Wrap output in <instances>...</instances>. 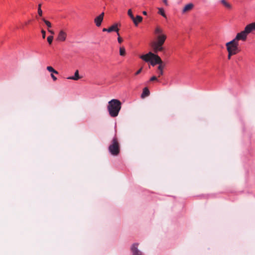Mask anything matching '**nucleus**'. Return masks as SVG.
Wrapping results in <instances>:
<instances>
[{
    "mask_svg": "<svg viewBox=\"0 0 255 255\" xmlns=\"http://www.w3.org/2000/svg\"><path fill=\"white\" fill-rule=\"evenodd\" d=\"M154 33L157 40L151 43V47L153 52L157 53L164 50L163 45L166 39V35L163 33V30L159 26L155 28Z\"/></svg>",
    "mask_w": 255,
    "mask_h": 255,
    "instance_id": "nucleus-1",
    "label": "nucleus"
},
{
    "mask_svg": "<svg viewBox=\"0 0 255 255\" xmlns=\"http://www.w3.org/2000/svg\"><path fill=\"white\" fill-rule=\"evenodd\" d=\"M121 102L117 99H112L108 103V110L112 117H116L121 109Z\"/></svg>",
    "mask_w": 255,
    "mask_h": 255,
    "instance_id": "nucleus-2",
    "label": "nucleus"
},
{
    "mask_svg": "<svg viewBox=\"0 0 255 255\" xmlns=\"http://www.w3.org/2000/svg\"><path fill=\"white\" fill-rule=\"evenodd\" d=\"M140 58L146 62H149L152 66H154L156 64L162 63V61L160 57L158 55L151 52H149L144 55H141Z\"/></svg>",
    "mask_w": 255,
    "mask_h": 255,
    "instance_id": "nucleus-3",
    "label": "nucleus"
},
{
    "mask_svg": "<svg viewBox=\"0 0 255 255\" xmlns=\"http://www.w3.org/2000/svg\"><path fill=\"white\" fill-rule=\"evenodd\" d=\"M109 152L113 155H118L120 152V145L116 135L113 138L108 147Z\"/></svg>",
    "mask_w": 255,
    "mask_h": 255,
    "instance_id": "nucleus-4",
    "label": "nucleus"
},
{
    "mask_svg": "<svg viewBox=\"0 0 255 255\" xmlns=\"http://www.w3.org/2000/svg\"><path fill=\"white\" fill-rule=\"evenodd\" d=\"M226 45L227 50L233 52V53L237 54L239 51L238 48L239 42L234 39L227 42Z\"/></svg>",
    "mask_w": 255,
    "mask_h": 255,
    "instance_id": "nucleus-5",
    "label": "nucleus"
},
{
    "mask_svg": "<svg viewBox=\"0 0 255 255\" xmlns=\"http://www.w3.org/2000/svg\"><path fill=\"white\" fill-rule=\"evenodd\" d=\"M247 35L248 33L246 32V30L244 29L243 31L239 33H238L234 39H235L238 42L239 40H242L243 41H245L247 39Z\"/></svg>",
    "mask_w": 255,
    "mask_h": 255,
    "instance_id": "nucleus-6",
    "label": "nucleus"
},
{
    "mask_svg": "<svg viewBox=\"0 0 255 255\" xmlns=\"http://www.w3.org/2000/svg\"><path fill=\"white\" fill-rule=\"evenodd\" d=\"M138 244L137 243L133 244L131 247V251L132 255H143L142 253L138 250L137 247Z\"/></svg>",
    "mask_w": 255,
    "mask_h": 255,
    "instance_id": "nucleus-7",
    "label": "nucleus"
},
{
    "mask_svg": "<svg viewBox=\"0 0 255 255\" xmlns=\"http://www.w3.org/2000/svg\"><path fill=\"white\" fill-rule=\"evenodd\" d=\"M104 16V12H102L99 15L97 16L95 19L94 22L96 24V25L97 27H99L101 25L102 22L103 20V17Z\"/></svg>",
    "mask_w": 255,
    "mask_h": 255,
    "instance_id": "nucleus-8",
    "label": "nucleus"
},
{
    "mask_svg": "<svg viewBox=\"0 0 255 255\" xmlns=\"http://www.w3.org/2000/svg\"><path fill=\"white\" fill-rule=\"evenodd\" d=\"M67 37L66 33L63 30H60L58 34L57 40L59 41H64Z\"/></svg>",
    "mask_w": 255,
    "mask_h": 255,
    "instance_id": "nucleus-9",
    "label": "nucleus"
},
{
    "mask_svg": "<svg viewBox=\"0 0 255 255\" xmlns=\"http://www.w3.org/2000/svg\"><path fill=\"white\" fill-rule=\"evenodd\" d=\"M245 30L246 32L249 34L252 31L255 30V22L248 24L245 27Z\"/></svg>",
    "mask_w": 255,
    "mask_h": 255,
    "instance_id": "nucleus-10",
    "label": "nucleus"
},
{
    "mask_svg": "<svg viewBox=\"0 0 255 255\" xmlns=\"http://www.w3.org/2000/svg\"><path fill=\"white\" fill-rule=\"evenodd\" d=\"M119 29L118 28V24L117 23H115L111 27L108 28V32H111L112 31H115L117 33L118 35H119Z\"/></svg>",
    "mask_w": 255,
    "mask_h": 255,
    "instance_id": "nucleus-11",
    "label": "nucleus"
},
{
    "mask_svg": "<svg viewBox=\"0 0 255 255\" xmlns=\"http://www.w3.org/2000/svg\"><path fill=\"white\" fill-rule=\"evenodd\" d=\"M80 78V77L79 76V71L78 70H77L74 74V75L73 76L68 77L67 78V79H70V80H73L77 81L79 80Z\"/></svg>",
    "mask_w": 255,
    "mask_h": 255,
    "instance_id": "nucleus-12",
    "label": "nucleus"
},
{
    "mask_svg": "<svg viewBox=\"0 0 255 255\" xmlns=\"http://www.w3.org/2000/svg\"><path fill=\"white\" fill-rule=\"evenodd\" d=\"M150 92L148 89L147 87H145L143 89L142 93L141 95V97L143 98L144 97H147L149 95Z\"/></svg>",
    "mask_w": 255,
    "mask_h": 255,
    "instance_id": "nucleus-13",
    "label": "nucleus"
},
{
    "mask_svg": "<svg viewBox=\"0 0 255 255\" xmlns=\"http://www.w3.org/2000/svg\"><path fill=\"white\" fill-rule=\"evenodd\" d=\"M193 6H194V5L192 3H189L185 5V6L184 7V8L182 10V12H185L187 11H189V10H191L193 7Z\"/></svg>",
    "mask_w": 255,
    "mask_h": 255,
    "instance_id": "nucleus-14",
    "label": "nucleus"
},
{
    "mask_svg": "<svg viewBox=\"0 0 255 255\" xmlns=\"http://www.w3.org/2000/svg\"><path fill=\"white\" fill-rule=\"evenodd\" d=\"M142 20V17L140 15H137L136 17H134V21L135 23H134L135 26H137L139 22H140Z\"/></svg>",
    "mask_w": 255,
    "mask_h": 255,
    "instance_id": "nucleus-15",
    "label": "nucleus"
},
{
    "mask_svg": "<svg viewBox=\"0 0 255 255\" xmlns=\"http://www.w3.org/2000/svg\"><path fill=\"white\" fill-rule=\"evenodd\" d=\"M47 70L50 72H52L53 74L54 73L55 74H58V72L57 71L55 70L51 66H47L46 68Z\"/></svg>",
    "mask_w": 255,
    "mask_h": 255,
    "instance_id": "nucleus-16",
    "label": "nucleus"
},
{
    "mask_svg": "<svg viewBox=\"0 0 255 255\" xmlns=\"http://www.w3.org/2000/svg\"><path fill=\"white\" fill-rule=\"evenodd\" d=\"M158 13L159 14L161 15L163 17H166V14L165 13L164 10L163 8L159 7V8H158Z\"/></svg>",
    "mask_w": 255,
    "mask_h": 255,
    "instance_id": "nucleus-17",
    "label": "nucleus"
},
{
    "mask_svg": "<svg viewBox=\"0 0 255 255\" xmlns=\"http://www.w3.org/2000/svg\"><path fill=\"white\" fill-rule=\"evenodd\" d=\"M128 14L129 15V16L130 17V18L132 20L134 23H135V21H134V17L133 15L132 14V11L130 9L128 10Z\"/></svg>",
    "mask_w": 255,
    "mask_h": 255,
    "instance_id": "nucleus-18",
    "label": "nucleus"
},
{
    "mask_svg": "<svg viewBox=\"0 0 255 255\" xmlns=\"http://www.w3.org/2000/svg\"><path fill=\"white\" fill-rule=\"evenodd\" d=\"M221 2L227 8H230L231 7V4L228 3L225 0H221Z\"/></svg>",
    "mask_w": 255,
    "mask_h": 255,
    "instance_id": "nucleus-19",
    "label": "nucleus"
},
{
    "mask_svg": "<svg viewBox=\"0 0 255 255\" xmlns=\"http://www.w3.org/2000/svg\"><path fill=\"white\" fill-rule=\"evenodd\" d=\"M126 54V50L124 47H121L120 48V55L121 56H125Z\"/></svg>",
    "mask_w": 255,
    "mask_h": 255,
    "instance_id": "nucleus-20",
    "label": "nucleus"
},
{
    "mask_svg": "<svg viewBox=\"0 0 255 255\" xmlns=\"http://www.w3.org/2000/svg\"><path fill=\"white\" fill-rule=\"evenodd\" d=\"M41 4H38V13L39 14V15L40 16H41L42 14V10L41 8Z\"/></svg>",
    "mask_w": 255,
    "mask_h": 255,
    "instance_id": "nucleus-21",
    "label": "nucleus"
},
{
    "mask_svg": "<svg viewBox=\"0 0 255 255\" xmlns=\"http://www.w3.org/2000/svg\"><path fill=\"white\" fill-rule=\"evenodd\" d=\"M53 39V36L52 35H50L47 37V40L49 44H51L52 43Z\"/></svg>",
    "mask_w": 255,
    "mask_h": 255,
    "instance_id": "nucleus-22",
    "label": "nucleus"
},
{
    "mask_svg": "<svg viewBox=\"0 0 255 255\" xmlns=\"http://www.w3.org/2000/svg\"><path fill=\"white\" fill-rule=\"evenodd\" d=\"M165 65L163 63L159 64V66L158 67V71H163V69Z\"/></svg>",
    "mask_w": 255,
    "mask_h": 255,
    "instance_id": "nucleus-23",
    "label": "nucleus"
},
{
    "mask_svg": "<svg viewBox=\"0 0 255 255\" xmlns=\"http://www.w3.org/2000/svg\"><path fill=\"white\" fill-rule=\"evenodd\" d=\"M43 21L44 22L45 24L47 26V27H51V24L49 21L45 20L44 18H43Z\"/></svg>",
    "mask_w": 255,
    "mask_h": 255,
    "instance_id": "nucleus-24",
    "label": "nucleus"
},
{
    "mask_svg": "<svg viewBox=\"0 0 255 255\" xmlns=\"http://www.w3.org/2000/svg\"><path fill=\"white\" fill-rule=\"evenodd\" d=\"M228 59H230L231 58V57L232 55L236 54V53H233V52H231L230 51H228Z\"/></svg>",
    "mask_w": 255,
    "mask_h": 255,
    "instance_id": "nucleus-25",
    "label": "nucleus"
},
{
    "mask_svg": "<svg viewBox=\"0 0 255 255\" xmlns=\"http://www.w3.org/2000/svg\"><path fill=\"white\" fill-rule=\"evenodd\" d=\"M150 81H158V79L156 76H153L152 77H151V78L150 79Z\"/></svg>",
    "mask_w": 255,
    "mask_h": 255,
    "instance_id": "nucleus-26",
    "label": "nucleus"
},
{
    "mask_svg": "<svg viewBox=\"0 0 255 255\" xmlns=\"http://www.w3.org/2000/svg\"><path fill=\"white\" fill-rule=\"evenodd\" d=\"M41 33H42V38H45V35H46V32H45V31H44V30H42L41 31Z\"/></svg>",
    "mask_w": 255,
    "mask_h": 255,
    "instance_id": "nucleus-27",
    "label": "nucleus"
},
{
    "mask_svg": "<svg viewBox=\"0 0 255 255\" xmlns=\"http://www.w3.org/2000/svg\"><path fill=\"white\" fill-rule=\"evenodd\" d=\"M142 68H140L138 70H137V71L135 72V75H138L139 74H140V72H141V71H142Z\"/></svg>",
    "mask_w": 255,
    "mask_h": 255,
    "instance_id": "nucleus-28",
    "label": "nucleus"
},
{
    "mask_svg": "<svg viewBox=\"0 0 255 255\" xmlns=\"http://www.w3.org/2000/svg\"><path fill=\"white\" fill-rule=\"evenodd\" d=\"M51 77L53 80V81H56L57 80V78L54 75L53 73L51 74Z\"/></svg>",
    "mask_w": 255,
    "mask_h": 255,
    "instance_id": "nucleus-29",
    "label": "nucleus"
},
{
    "mask_svg": "<svg viewBox=\"0 0 255 255\" xmlns=\"http://www.w3.org/2000/svg\"><path fill=\"white\" fill-rule=\"evenodd\" d=\"M157 74H158V76L160 77V76L163 75V71H158Z\"/></svg>",
    "mask_w": 255,
    "mask_h": 255,
    "instance_id": "nucleus-30",
    "label": "nucleus"
},
{
    "mask_svg": "<svg viewBox=\"0 0 255 255\" xmlns=\"http://www.w3.org/2000/svg\"><path fill=\"white\" fill-rule=\"evenodd\" d=\"M118 41L119 43H121L123 41V39L119 36L118 38Z\"/></svg>",
    "mask_w": 255,
    "mask_h": 255,
    "instance_id": "nucleus-31",
    "label": "nucleus"
},
{
    "mask_svg": "<svg viewBox=\"0 0 255 255\" xmlns=\"http://www.w3.org/2000/svg\"><path fill=\"white\" fill-rule=\"evenodd\" d=\"M163 2L166 5H168L167 0H163Z\"/></svg>",
    "mask_w": 255,
    "mask_h": 255,
    "instance_id": "nucleus-32",
    "label": "nucleus"
},
{
    "mask_svg": "<svg viewBox=\"0 0 255 255\" xmlns=\"http://www.w3.org/2000/svg\"><path fill=\"white\" fill-rule=\"evenodd\" d=\"M103 31L104 32H108V28H104L103 29Z\"/></svg>",
    "mask_w": 255,
    "mask_h": 255,
    "instance_id": "nucleus-33",
    "label": "nucleus"
},
{
    "mask_svg": "<svg viewBox=\"0 0 255 255\" xmlns=\"http://www.w3.org/2000/svg\"><path fill=\"white\" fill-rule=\"evenodd\" d=\"M142 13H143V15H147V12H146V11H143L142 12Z\"/></svg>",
    "mask_w": 255,
    "mask_h": 255,
    "instance_id": "nucleus-34",
    "label": "nucleus"
},
{
    "mask_svg": "<svg viewBox=\"0 0 255 255\" xmlns=\"http://www.w3.org/2000/svg\"><path fill=\"white\" fill-rule=\"evenodd\" d=\"M49 32H51L52 33H53V32H52V31H50V30H49Z\"/></svg>",
    "mask_w": 255,
    "mask_h": 255,
    "instance_id": "nucleus-35",
    "label": "nucleus"
}]
</instances>
